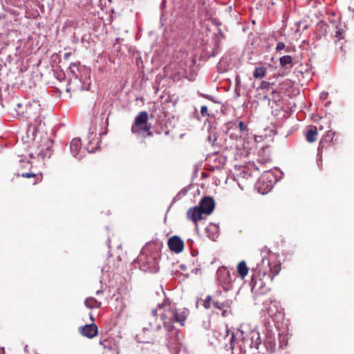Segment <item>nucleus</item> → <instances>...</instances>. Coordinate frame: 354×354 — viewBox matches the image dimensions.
Wrapping results in <instances>:
<instances>
[{"label": "nucleus", "instance_id": "9b49d317", "mask_svg": "<svg viewBox=\"0 0 354 354\" xmlns=\"http://www.w3.org/2000/svg\"><path fill=\"white\" fill-rule=\"evenodd\" d=\"M270 279L272 281L281 271V263L279 261H274L269 263Z\"/></svg>", "mask_w": 354, "mask_h": 354}, {"label": "nucleus", "instance_id": "c85d7f7f", "mask_svg": "<svg viewBox=\"0 0 354 354\" xmlns=\"http://www.w3.org/2000/svg\"><path fill=\"white\" fill-rule=\"evenodd\" d=\"M151 261V263L153 264V268L150 270L151 272H156V261L153 258L149 259Z\"/></svg>", "mask_w": 354, "mask_h": 354}, {"label": "nucleus", "instance_id": "ddd939ff", "mask_svg": "<svg viewBox=\"0 0 354 354\" xmlns=\"http://www.w3.org/2000/svg\"><path fill=\"white\" fill-rule=\"evenodd\" d=\"M82 147L81 140L79 138H74L72 140L70 148L71 151L75 157L78 155Z\"/></svg>", "mask_w": 354, "mask_h": 354}, {"label": "nucleus", "instance_id": "39448f33", "mask_svg": "<svg viewBox=\"0 0 354 354\" xmlns=\"http://www.w3.org/2000/svg\"><path fill=\"white\" fill-rule=\"evenodd\" d=\"M169 250L175 253H180L184 249V241L176 235L170 237L167 243Z\"/></svg>", "mask_w": 354, "mask_h": 354}, {"label": "nucleus", "instance_id": "6e6552de", "mask_svg": "<svg viewBox=\"0 0 354 354\" xmlns=\"http://www.w3.org/2000/svg\"><path fill=\"white\" fill-rule=\"evenodd\" d=\"M82 335L91 339L97 335V326L95 324H86L79 328Z\"/></svg>", "mask_w": 354, "mask_h": 354}, {"label": "nucleus", "instance_id": "aec40b11", "mask_svg": "<svg viewBox=\"0 0 354 354\" xmlns=\"http://www.w3.org/2000/svg\"><path fill=\"white\" fill-rule=\"evenodd\" d=\"M264 345H265L268 352L272 353H273L274 351L275 343H274V340L272 339V338H271V337L268 338L265 341Z\"/></svg>", "mask_w": 354, "mask_h": 354}, {"label": "nucleus", "instance_id": "b1692460", "mask_svg": "<svg viewBox=\"0 0 354 354\" xmlns=\"http://www.w3.org/2000/svg\"><path fill=\"white\" fill-rule=\"evenodd\" d=\"M286 45L283 42H278L276 46V50L279 52L283 49H285Z\"/></svg>", "mask_w": 354, "mask_h": 354}, {"label": "nucleus", "instance_id": "4c0bfd02", "mask_svg": "<svg viewBox=\"0 0 354 354\" xmlns=\"http://www.w3.org/2000/svg\"><path fill=\"white\" fill-rule=\"evenodd\" d=\"M101 293H102V292L101 290H97V291L96 292V294H97V295H99V294H101Z\"/></svg>", "mask_w": 354, "mask_h": 354}, {"label": "nucleus", "instance_id": "a211bd4d", "mask_svg": "<svg viewBox=\"0 0 354 354\" xmlns=\"http://www.w3.org/2000/svg\"><path fill=\"white\" fill-rule=\"evenodd\" d=\"M266 74V68L263 66L257 67L253 73V76L256 79L263 77Z\"/></svg>", "mask_w": 354, "mask_h": 354}, {"label": "nucleus", "instance_id": "a878e982", "mask_svg": "<svg viewBox=\"0 0 354 354\" xmlns=\"http://www.w3.org/2000/svg\"><path fill=\"white\" fill-rule=\"evenodd\" d=\"M270 84L268 82L263 81L261 83L260 88L262 89H268L270 88Z\"/></svg>", "mask_w": 354, "mask_h": 354}, {"label": "nucleus", "instance_id": "f03ea898", "mask_svg": "<svg viewBox=\"0 0 354 354\" xmlns=\"http://www.w3.org/2000/svg\"><path fill=\"white\" fill-rule=\"evenodd\" d=\"M149 114L147 111H140L135 118L131 126V132L136 135H142L144 137L152 136L151 126L148 122Z\"/></svg>", "mask_w": 354, "mask_h": 354}, {"label": "nucleus", "instance_id": "2f4dec72", "mask_svg": "<svg viewBox=\"0 0 354 354\" xmlns=\"http://www.w3.org/2000/svg\"><path fill=\"white\" fill-rule=\"evenodd\" d=\"M222 310V313H221V315H222V316H223V317H226V316L228 315V311H227V309L223 308V310Z\"/></svg>", "mask_w": 354, "mask_h": 354}, {"label": "nucleus", "instance_id": "393cba45", "mask_svg": "<svg viewBox=\"0 0 354 354\" xmlns=\"http://www.w3.org/2000/svg\"><path fill=\"white\" fill-rule=\"evenodd\" d=\"M201 113L203 116H208V109L206 106H203L201 109Z\"/></svg>", "mask_w": 354, "mask_h": 354}, {"label": "nucleus", "instance_id": "c9c22d12", "mask_svg": "<svg viewBox=\"0 0 354 354\" xmlns=\"http://www.w3.org/2000/svg\"><path fill=\"white\" fill-rule=\"evenodd\" d=\"M70 55H71L70 53H64V58L67 59L70 56Z\"/></svg>", "mask_w": 354, "mask_h": 354}, {"label": "nucleus", "instance_id": "f8f14e48", "mask_svg": "<svg viewBox=\"0 0 354 354\" xmlns=\"http://www.w3.org/2000/svg\"><path fill=\"white\" fill-rule=\"evenodd\" d=\"M317 127L315 126L311 127L306 133V139L310 143L315 142L317 140Z\"/></svg>", "mask_w": 354, "mask_h": 354}, {"label": "nucleus", "instance_id": "f704fd0d", "mask_svg": "<svg viewBox=\"0 0 354 354\" xmlns=\"http://www.w3.org/2000/svg\"><path fill=\"white\" fill-rule=\"evenodd\" d=\"M0 354H5L4 348L0 347Z\"/></svg>", "mask_w": 354, "mask_h": 354}, {"label": "nucleus", "instance_id": "dca6fc26", "mask_svg": "<svg viewBox=\"0 0 354 354\" xmlns=\"http://www.w3.org/2000/svg\"><path fill=\"white\" fill-rule=\"evenodd\" d=\"M151 330L149 329L144 328L142 331H140L138 334L136 335V338L138 339V341L142 343H148L150 342V340L152 339L151 335H149L147 337H145V334H150Z\"/></svg>", "mask_w": 354, "mask_h": 354}, {"label": "nucleus", "instance_id": "0eeeda50", "mask_svg": "<svg viewBox=\"0 0 354 354\" xmlns=\"http://www.w3.org/2000/svg\"><path fill=\"white\" fill-rule=\"evenodd\" d=\"M214 201L212 197L206 196L201 199L199 206H198L204 214H210L214 208Z\"/></svg>", "mask_w": 354, "mask_h": 354}, {"label": "nucleus", "instance_id": "f3484780", "mask_svg": "<svg viewBox=\"0 0 354 354\" xmlns=\"http://www.w3.org/2000/svg\"><path fill=\"white\" fill-rule=\"evenodd\" d=\"M232 301L231 300H224L223 301H214L213 302V306L218 310H223V308H230L232 306Z\"/></svg>", "mask_w": 354, "mask_h": 354}, {"label": "nucleus", "instance_id": "58836bf2", "mask_svg": "<svg viewBox=\"0 0 354 354\" xmlns=\"http://www.w3.org/2000/svg\"><path fill=\"white\" fill-rule=\"evenodd\" d=\"M90 318L92 321H93V315L91 314H90Z\"/></svg>", "mask_w": 354, "mask_h": 354}, {"label": "nucleus", "instance_id": "9d476101", "mask_svg": "<svg viewBox=\"0 0 354 354\" xmlns=\"http://www.w3.org/2000/svg\"><path fill=\"white\" fill-rule=\"evenodd\" d=\"M246 342L250 341V346L259 349L261 344L260 335L258 332L251 331L248 335V339H245Z\"/></svg>", "mask_w": 354, "mask_h": 354}, {"label": "nucleus", "instance_id": "473e14b6", "mask_svg": "<svg viewBox=\"0 0 354 354\" xmlns=\"http://www.w3.org/2000/svg\"><path fill=\"white\" fill-rule=\"evenodd\" d=\"M234 333H232V336L230 337V341H231V348H233V346H232V342L234 341Z\"/></svg>", "mask_w": 354, "mask_h": 354}, {"label": "nucleus", "instance_id": "4468645a", "mask_svg": "<svg viewBox=\"0 0 354 354\" xmlns=\"http://www.w3.org/2000/svg\"><path fill=\"white\" fill-rule=\"evenodd\" d=\"M85 306L91 309L99 308L101 306L102 303L98 301L94 297H87L84 301Z\"/></svg>", "mask_w": 354, "mask_h": 354}, {"label": "nucleus", "instance_id": "72a5a7b5", "mask_svg": "<svg viewBox=\"0 0 354 354\" xmlns=\"http://www.w3.org/2000/svg\"><path fill=\"white\" fill-rule=\"evenodd\" d=\"M152 328L156 330H159L161 328V326L160 325V324H158L156 326L152 327Z\"/></svg>", "mask_w": 354, "mask_h": 354}, {"label": "nucleus", "instance_id": "423d86ee", "mask_svg": "<svg viewBox=\"0 0 354 354\" xmlns=\"http://www.w3.org/2000/svg\"><path fill=\"white\" fill-rule=\"evenodd\" d=\"M335 136V132L332 130H328L323 136L319 143L317 151L319 154H322L324 148L327 147L334 140Z\"/></svg>", "mask_w": 354, "mask_h": 354}, {"label": "nucleus", "instance_id": "4be33fe9", "mask_svg": "<svg viewBox=\"0 0 354 354\" xmlns=\"http://www.w3.org/2000/svg\"><path fill=\"white\" fill-rule=\"evenodd\" d=\"M259 282H260V285L259 287H257L258 282L256 280H254V277L252 278L251 281H250V286H252V292H257V290L261 287L262 282L261 281H259Z\"/></svg>", "mask_w": 354, "mask_h": 354}, {"label": "nucleus", "instance_id": "e433bc0d", "mask_svg": "<svg viewBox=\"0 0 354 354\" xmlns=\"http://www.w3.org/2000/svg\"><path fill=\"white\" fill-rule=\"evenodd\" d=\"M323 129H324V125L323 124H320L319 125V129L322 130Z\"/></svg>", "mask_w": 354, "mask_h": 354}, {"label": "nucleus", "instance_id": "20e7f679", "mask_svg": "<svg viewBox=\"0 0 354 354\" xmlns=\"http://www.w3.org/2000/svg\"><path fill=\"white\" fill-rule=\"evenodd\" d=\"M248 129L245 123L242 121L239 122L238 125L236 124H231V126L227 131V134L232 138H238L241 137L243 132L247 131Z\"/></svg>", "mask_w": 354, "mask_h": 354}, {"label": "nucleus", "instance_id": "bb28decb", "mask_svg": "<svg viewBox=\"0 0 354 354\" xmlns=\"http://www.w3.org/2000/svg\"><path fill=\"white\" fill-rule=\"evenodd\" d=\"M24 178H32L35 177V174L30 172L22 173L21 175Z\"/></svg>", "mask_w": 354, "mask_h": 354}, {"label": "nucleus", "instance_id": "5701e85b", "mask_svg": "<svg viewBox=\"0 0 354 354\" xmlns=\"http://www.w3.org/2000/svg\"><path fill=\"white\" fill-rule=\"evenodd\" d=\"M212 297L208 295L203 301V306L205 309H209L211 307L212 304Z\"/></svg>", "mask_w": 354, "mask_h": 354}, {"label": "nucleus", "instance_id": "c756f323", "mask_svg": "<svg viewBox=\"0 0 354 354\" xmlns=\"http://www.w3.org/2000/svg\"><path fill=\"white\" fill-rule=\"evenodd\" d=\"M75 91V89L71 86V84L69 83L68 85V87L66 88V91L71 92V91Z\"/></svg>", "mask_w": 354, "mask_h": 354}, {"label": "nucleus", "instance_id": "cd10ccee", "mask_svg": "<svg viewBox=\"0 0 354 354\" xmlns=\"http://www.w3.org/2000/svg\"><path fill=\"white\" fill-rule=\"evenodd\" d=\"M77 68V65L75 63L71 64L69 67L71 71L74 74H75V68Z\"/></svg>", "mask_w": 354, "mask_h": 354}, {"label": "nucleus", "instance_id": "7c9ffc66", "mask_svg": "<svg viewBox=\"0 0 354 354\" xmlns=\"http://www.w3.org/2000/svg\"><path fill=\"white\" fill-rule=\"evenodd\" d=\"M321 120H322V122L323 124H324L325 125H326L328 127H330V122H328V121H326V120H324L323 118H321Z\"/></svg>", "mask_w": 354, "mask_h": 354}, {"label": "nucleus", "instance_id": "2eb2a0df", "mask_svg": "<svg viewBox=\"0 0 354 354\" xmlns=\"http://www.w3.org/2000/svg\"><path fill=\"white\" fill-rule=\"evenodd\" d=\"M248 270L249 269L246 265V263L244 261H242L238 263L237 272L242 279H244L245 277V276L248 273Z\"/></svg>", "mask_w": 354, "mask_h": 354}, {"label": "nucleus", "instance_id": "412c9836", "mask_svg": "<svg viewBox=\"0 0 354 354\" xmlns=\"http://www.w3.org/2000/svg\"><path fill=\"white\" fill-rule=\"evenodd\" d=\"M280 65L281 66H286L292 62V58L290 55H284L279 59Z\"/></svg>", "mask_w": 354, "mask_h": 354}, {"label": "nucleus", "instance_id": "7ed1b4c3", "mask_svg": "<svg viewBox=\"0 0 354 354\" xmlns=\"http://www.w3.org/2000/svg\"><path fill=\"white\" fill-rule=\"evenodd\" d=\"M217 280L223 289L228 290L232 281L229 270L225 267H220L217 270Z\"/></svg>", "mask_w": 354, "mask_h": 354}, {"label": "nucleus", "instance_id": "1a4fd4ad", "mask_svg": "<svg viewBox=\"0 0 354 354\" xmlns=\"http://www.w3.org/2000/svg\"><path fill=\"white\" fill-rule=\"evenodd\" d=\"M203 214H204V213L198 206L189 208L187 212V218L192 221L196 227L198 222L203 219Z\"/></svg>", "mask_w": 354, "mask_h": 354}, {"label": "nucleus", "instance_id": "6ab92c4d", "mask_svg": "<svg viewBox=\"0 0 354 354\" xmlns=\"http://www.w3.org/2000/svg\"><path fill=\"white\" fill-rule=\"evenodd\" d=\"M100 344L103 347L104 350H107L108 351H111L114 346L112 340L109 339H104L100 341Z\"/></svg>", "mask_w": 354, "mask_h": 354}, {"label": "nucleus", "instance_id": "f257e3e1", "mask_svg": "<svg viewBox=\"0 0 354 354\" xmlns=\"http://www.w3.org/2000/svg\"><path fill=\"white\" fill-rule=\"evenodd\" d=\"M151 314L154 318L160 316L166 329L175 335H177L178 331L175 330L174 323L179 322L181 326H183V322L187 316L185 310L178 312L173 305L167 302L159 304L157 308L151 311Z\"/></svg>", "mask_w": 354, "mask_h": 354}]
</instances>
